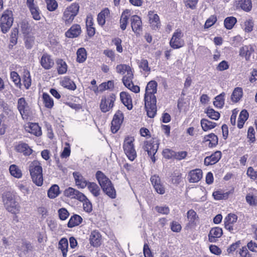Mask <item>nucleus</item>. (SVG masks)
<instances>
[{
  "label": "nucleus",
  "instance_id": "79ce46f5",
  "mask_svg": "<svg viewBox=\"0 0 257 257\" xmlns=\"http://www.w3.org/2000/svg\"><path fill=\"white\" fill-rule=\"evenodd\" d=\"M102 189L111 198H115L116 197V191L112 183H111L110 185L103 188Z\"/></svg>",
  "mask_w": 257,
  "mask_h": 257
},
{
  "label": "nucleus",
  "instance_id": "39448f33",
  "mask_svg": "<svg viewBox=\"0 0 257 257\" xmlns=\"http://www.w3.org/2000/svg\"><path fill=\"white\" fill-rule=\"evenodd\" d=\"M135 139L133 137H127L125 138L123 144V149L127 158L131 161L137 157V152L135 149Z\"/></svg>",
  "mask_w": 257,
  "mask_h": 257
},
{
  "label": "nucleus",
  "instance_id": "bf43d9fd",
  "mask_svg": "<svg viewBox=\"0 0 257 257\" xmlns=\"http://www.w3.org/2000/svg\"><path fill=\"white\" fill-rule=\"evenodd\" d=\"M54 63L51 56L45 53L43 55L41 59V64H51Z\"/></svg>",
  "mask_w": 257,
  "mask_h": 257
},
{
  "label": "nucleus",
  "instance_id": "603ef678",
  "mask_svg": "<svg viewBox=\"0 0 257 257\" xmlns=\"http://www.w3.org/2000/svg\"><path fill=\"white\" fill-rule=\"evenodd\" d=\"M24 85L26 89H29L31 85V78L30 72L28 71L24 72L23 77Z\"/></svg>",
  "mask_w": 257,
  "mask_h": 257
},
{
  "label": "nucleus",
  "instance_id": "dca6fc26",
  "mask_svg": "<svg viewBox=\"0 0 257 257\" xmlns=\"http://www.w3.org/2000/svg\"><path fill=\"white\" fill-rule=\"evenodd\" d=\"M95 177L102 189L111 184V181L100 171L96 172Z\"/></svg>",
  "mask_w": 257,
  "mask_h": 257
},
{
  "label": "nucleus",
  "instance_id": "aec40b11",
  "mask_svg": "<svg viewBox=\"0 0 257 257\" xmlns=\"http://www.w3.org/2000/svg\"><path fill=\"white\" fill-rule=\"evenodd\" d=\"M132 30L135 33H138L142 28L141 18L137 15H133L131 18Z\"/></svg>",
  "mask_w": 257,
  "mask_h": 257
},
{
  "label": "nucleus",
  "instance_id": "7ed1b4c3",
  "mask_svg": "<svg viewBox=\"0 0 257 257\" xmlns=\"http://www.w3.org/2000/svg\"><path fill=\"white\" fill-rule=\"evenodd\" d=\"M79 10V6L77 3H72L63 12L62 21L66 25H70L74 18L77 15Z\"/></svg>",
  "mask_w": 257,
  "mask_h": 257
},
{
  "label": "nucleus",
  "instance_id": "1a4fd4ad",
  "mask_svg": "<svg viewBox=\"0 0 257 257\" xmlns=\"http://www.w3.org/2000/svg\"><path fill=\"white\" fill-rule=\"evenodd\" d=\"M183 34L180 30H177L173 34L170 41L171 47L174 49H178L184 45L183 39Z\"/></svg>",
  "mask_w": 257,
  "mask_h": 257
},
{
  "label": "nucleus",
  "instance_id": "c9c22d12",
  "mask_svg": "<svg viewBox=\"0 0 257 257\" xmlns=\"http://www.w3.org/2000/svg\"><path fill=\"white\" fill-rule=\"evenodd\" d=\"M109 14V10L108 8H105L101 11L97 16V22L101 26L105 23V18Z\"/></svg>",
  "mask_w": 257,
  "mask_h": 257
},
{
  "label": "nucleus",
  "instance_id": "bb28decb",
  "mask_svg": "<svg viewBox=\"0 0 257 257\" xmlns=\"http://www.w3.org/2000/svg\"><path fill=\"white\" fill-rule=\"evenodd\" d=\"M101 235L100 233L96 231L91 232L89 240L90 244L93 246H98L101 244Z\"/></svg>",
  "mask_w": 257,
  "mask_h": 257
},
{
  "label": "nucleus",
  "instance_id": "b1692460",
  "mask_svg": "<svg viewBox=\"0 0 257 257\" xmlns=\"http://www.w3.org/2000/svg\"><path fill=\"white\" fill-rule=\"evenodd\" d=\"M81 32L80 26L78 24H74L65 33V36L70 38H76L80 34Z\"/></svg>",
  "mask_w": 257,
  "mask_h": 257
},
{
  "label": "nucleus",
  "instance_id": "e2e57ef3",
  "mask_svg": "<svg viewBox=\"0 0 257 257\" xmlns=\"http://www.w3.org/2000/svg\"><path fill=\"white\" fill-rule=\"evenodd\" d=\"M58 214L60 219L62 220H66L69 215L68 211L64 208L58 210Z\"/></svg>",
  "mask_w": 257,
  "mask_h": 257
},
{
  "label": "nucleus",
  "instance_id": "473e14b6",
  "mask_svg": "<svg viewBox=\"0 0 257 257\" xmlns=\"http://www.w3.org/2000/svg\"><path fill=\"white\" fill-rule=\"evenodd\" d=\"M129 16L130 11L128 10L124 11L121 14L120 19V27L122 30H124L126 28Z\"/></svg>",
  "mask_w": 257,
  "mask_h": 257
},
{
  "label": "nucleus",
  "instance_id": "0e129e2a",
  "mask_svg": "<svg viewBox=\"0 0 257 257\" xmlns=\"http://www.w3.org/2000/svg\"><path fill=\"white\" fill-rule=\"evenodd\" d=\"M65 147L61 154V157L63 158H66L70 155V147L68 143L65 144Z\"/></svg>",
  "mask_w": 257,
  "mask_h": 257
},
{
  "label": "nucleus",
  "instance_id": "2f4dec72",
  "mask_svg": "<svg viewBox=\"0 0 257 257\" xmlns=\"http://www.w3.org/2000/svg\"><path fill=\"white\" fill-rule=\"evenodd\" d=\"M87 188L89 191L94 197H98L100 194V189L98 185L94 182H90L88 183Z\"/></svg>",
  "mask_w": 257,
  "mask_h": 257
},
{
  "label": "nucleus",
  "instance_id": "f704fd0d",
  "mask_svg": "<svg viewBox=\"0 0 257 257\" xmlns=\"http://www.w3.org/2000/svg\"><path fill=\"white\" fill-rule=\"evenodd\" d=\"M200 123L202 130L205 132L211 130L216 126V123L212 122L205 118L202 119Z\"/></svg>",
  "mask_w": 257,
  "mask_h": 257
},
{
  "label": "nucleus",
  "instance_id": "de8ad7c7",
  "mask_svg": "<svg viewBox=\"0 0 257 257\" xmlns=\"http://www.w3.org/2000/svg\"><path fill=\"white\" fill-rule=\"evenodd\" d=\"M236 21V18L233 17H227L224 20V26L227 29L230 30L232 28Z\"/></svg>",
  "mask_w": 257,
  "mask_h": 257
},
{
  "label": "nucleus",
  "instance_id": "2eb2a0df",
  "mask_svg": "<svg viewBox=\"0 0 257 257\" xmlns=\"http://www.w3.org/2000/svg\"><path fill=\"white\" fill-rule=\"evenodd\" d=\"M73 176L75 181L76 185L79 188H85L89 183V182L87 181L85 178L79 172H73Z\"/></svg>",
  "mask_w": 257,
  "mask_h": 257
},
{
  "label": "nucleus",
  "instance_id": "09e8293b",
  "mask_svg": "<svg viewBox=\"0 0 257 257\" xmlns=\"http://www.w3.org/2000/svg\"><path fill=\"white\" fill-rule=\"evenodd\" d=\"M205 113L212 119L218 120L220 117V113L213 108H208L205 111Z\"/></svg>",
  "mask_w": 257,
  "mask_h": 257
},
{
  "label": "nucleus",
  "instance_id": "338daca9",
  "mask_svg": "<svg viewBox=\"0 0 257 257\" xmlns=\"http://www.w3.org/2000/svg\"><path fill=\"white\" fill-rule=\"evenodd\" d=\"M254 130L252 127H249L247 131V138L251 143H253L255 141Z\"/></svg>",
  "mask_w": 257,
  "mask_h": 257
},
{
  "label": "nucleus",
  "instance_id": "f03ea898",
  "mask_svg": "<svg viewBox=\"0 0 257 257\" xmlns=\"http://www.w3.org/2000/svg\"><path fill=\"white\" fill-rule=\"evenodd\" d=\"M29 170L33 182L38 186H41L43 183V177L41 163L37 160L30 162Z\"/></svg>",
  "mask_w": 257,
  "mask_h": 257
},
{
  "label": "nucleus",
  "instance_id": "a18cd8bd",
  "mask_svg": "<svg viewBox=\"0 0 257 257\" xmlns=\"http://www.w3.org/2000/svg\"><path fill=\"white\" fill-rule=\"evenodd\" d=\"M133 78V72H131L130 71L128 72V75H124L122 78V82L124 85L127 88H130L133 84L132 82Z\"/></svg>",
  "mask_w": 257,
  "mask_h": 257
},
{
  "label": "nucleus",
  "instance_id": "c756f323",
  "mask_svg": "<svg viewBox=\"0 0 257 257\" xmlns=\"http://www.w3.org/2000/svg\"><path fill=\"white\" fill-rule=\"evenodd\" d=\"M10 174L17 179H20L22 177L23 173L20 168L16 165L13 164L9 167Z\"/></svg>",
  "mask_w": 257,
  "mask_h": 257
},
{
  "label": "nucleus",
  "instance_id": "6e6d98bb",
  "mask_svg": "<svg viewBox=\"0 0 257 257\" xmlns=\"http://www.w3.org/2000/svg\"><path fill=\"white\" fill-rule=\"evenodd\" d=\"M228 193H222L220 191H216L213 193V196L215 200L225 199L228 198Z\"/></svg>",
  "mask_w": 257,
  "mask_h": 257
},
{
  "label": "nucleus",
  "instance_id": "412c9836",
  "mask_svg": "<svg viewBox=\"0 0 257 257\" xmlns=\"http://www.w3.org/2000/svg\"><path fill=\"white\" fill-rule=\"evenodd\" d=\"M202 177V171L201 169H196L190 171L188 175V179L191 183L199 182Z\"/></svg>",
  "mask_w": 257,
  "mask_h": 257
},
{
  "label": "nucleus",
  "instance_id": "f3484780",
  "mask_svg": "<svg viewBox=\"0 0 257 257\" xmlns=\"http://www.w3.org/2000/svg\"><path fill=\"white\" fill-rule=\"evenodd\" d=\"M237 219V216L234 214L230 213L225 217L224 220V227L229 231L233 230V225Z\"/></svg>",
  "mask_w": 257,
  "mask_h": 257
},
{
  "label": "nucleus",
  "instance_id": "774afa93",
  "mask_svg": "<svg viewBox=\"0 0 257 257\" xmlns=\"http://www.w3.org/2000/svg\"><path fill=\"white\" fill-rule=\"evenodd\" d=\"M247 175L251 179H257V171L254 170L252 167H249L247 170Z\"/></svg>",
  "mask_w": 257,
  "mask_h": 257
},
{
  "label": "nucleus",
  "instance_id": "ddd939ff",
  "mask_svg": "<svg viewBox=\"0 0 257 257\" xmlns=\"http://www.w3.org/2000/svg\"><path fill=\"white\" fill-rule=\"evenodd\" d=\"M83 194V193L72 187H68L64 191L65 196L71 199H75L78 200L83 198L82 196Z\"/></svg>",
  "mask_w": 257,
  "mask_h": 257
},
{
  "label": "nucleus",
  "instance_id": "ea45409f",
  "mask_svg": "<svg viewBox=\"0 0 257 257\" xmlns=\"http://www.w3.org/2000/svg\"><path fill=\"white\" fill-rule=\"evenodd\" d=\"M59 194V187L57 185H52L48 191V196L51 199L56 198Z\"/></svg>",
  "mask_w": 257,
  "mask_h": 257
},
{
  "label": "nucleus",
  "instance_id": "4c0bfd02",
  "mask_svg": "<svg viewBox=\"0 0 257 257\" xmlns=\"http://www.w3.org/2000/svg\"><path fill=\"white\" fill-rule=\"evenodd\" d=\"M68 246V240L65 238H62L60 239L58 244V247L61 249L63 257H66L67 248Z\"/></svg>",
  "mask_w": 257,
  "mask_h": 257
},
{
  "label": "nucleus",
  "instance_id": "f8f14e48",
  "mask_svg": "<svg viewBox=\"0 0 257 257\" xmlns=\"http://www.w3.org/2000/svg\"><path fill=\"white\" fill-rule=\"evenodd\" d=\"M151 181L156 191L160 194H163L165 193V188L161 183L160 179L158 176L154 175L151 178Z\"/></svg>",
  "mask_w": 257,
  "mask_h": 257
},
{
  "label": "nucleus",
  "instance_id": "72a5a7b5",
  "mask_svg": "<svg viewBox=\"0 0 257 257\" xmlns=\"http://www.w3.org/2000/svg\"><path fill=\"white\" fill-rule=\"evenodd\" d=\"M83 198L79 199V201L83 203V208L87 213H90L92 211V205L90 201L83 194Z\"/></svg>",
  "mask_w": 257,
  "mask_h": 257
},
{
  "label": "nucleus",
  "instance_id": "a19ab883",
  "mask_svg": "<svg viewBox=\"0 0 257 257\" xmlns=\"http://www.w3.org/2000/svg\"><path fill=\"white\" fill-rule=\"evenodd\" d=\"M42 99L45 106L48 108H51L54 105V101L51 96L47 93L43 94Z\"/></svg>",
  "mask_w": 257,
  "mask_h": 257
},
{
  "label": "nucleus",
  "instance_id": "423d86ee",
  "mask_svg": "<svg viewBox=\"0 0 257 257\" xmlns=\"http://www.w3.org/2000/svg\"><path fill=\"white\" fill-rule=\"evenodd\" d=\"M13 21L12 12L9 10L4 11L0 20V26L3 33L6 34L9 31L13 25Z\"/></svg>",
  "mask_w": 257,
  "mask_h": 257
},
{
  "label": "nucleus",
  "instance_id": "20e7f679",
  "mask_svg": "<svg viewBox=\"0 0 257 257\" xmlns=\"http://www.w3.org/2000/svg\"><path fill=\"white\" fill-rule=\"evenodd\" d=\"M3 198L5 206L9 212L13 214L19 213L20 209L19 204L11 193L6 194Z\"/></svg>",
  "mask_w": 257,
  "mask_h": 257
},
{
  "label": "nucleus",
  "instance_id": "13d9d810",
  "mask_svg": "<svg viewBox=\"0 0 257 257\" xmlns=\"http://www.w3.org/2000/svg\"><path fill=\"white\" fill-rule=\"evenodd\" d=\"M246 202L251 206H255L257 204V196L251 194H248L245 197Z\"/></svg>",
  "mask_w": 257,
  "mask_h": 257
},
{
  "label": "nucleus",
  "instance_id": "58836bf2",
  "mask_svg": "<svg viewBox=\"0 0 257 257\" xmlns=\"http://www.w3.org/2000/svg\"><path fill=\"white\" fill-rule=\"evenodd\" d=\"M242 95V89L241 87H236L231 95V100L234 102H237L241 99Z\"/></svg>",
  "mask_w": 257,
  "mask_h": 257
},
{
  "label": "nucleus",
  "instance_id": "37998d69",
  "mask_svg": "<svg viewBox=\"0 0 257 257\" xmlns=\"http://www.w3.org/2000/svg\"><path fill=\"white\" fill-rule=\"evenodd\" d=\"M29 132L36 136H40L42 134L41 128L37 123H31L29 126Z\"/></svg>",
  "mask_w": 257,
  "mask_h": 257
},
{
  "label": "nucleus",
  "instance_id": "cd10ccee",
  "mask_svg": "<svg viewBox=\"0 0 257 257\" xmlns=\"http://www.w3.org/2000/svg\"><path fill=\"white\" fill-rule=\"evenodd\" d=\"M60 84L62 86L69 90H74L76 88L74 82L68 77H64L62 78L60 81Z\"/></svg>",
  "mask_w": 257,
  "mask_h": 257
},
{
  "label": "nucleus",
  "instance_id": "3c124183",
  "mask_svg": "<svg viewBox=\"0 0 257 257\" xmlns=\"http://www.w3.org/2000/svg\"><path fill=\"white\" fill-rule=\"evenodd\" d=\"M77 60L79 63H83L86 58V52L84 48H79L77 52Z\"/></svg>",
  "mask_w": 257,
  "mask_h": 257
},
{
  "label": "nucleus",
  "instance_id": "a211bd4d",
  "mask_svg": "<svg viewBox=\"0 0 257 257\" xmlns=\"http://www.w3.org/2000/svg\"><path fill=\"white\" fill-rule=\"evenodd\" d=\"M149 23L151 27L154 30H157L161 26V22L159 16L152 11L148 13Z\"/></svg>",
  "mask_w": 257,
  "mask_h": 257
},
{
  "label": "nucleus",
  "instance_id": "c03bdc74",
  "mask_svg": "<svg viewBox=\"0 0 257 257\" xmlns=\"http://www.w3.org/2000/svg\"><path fill=\"white\" fill-rule=\"evenodd\" d=\"M116 69L118 73L124 76L128 75L130 71L133 72L130 65H117Z\"/></svg>",
  "mask_w": 257,
  "mask_h": 257
},
{
  "label": "nucleus",
  "instance_id": "f257e3e1",
  "mask_svg": "<svg viewBox=\"0 0 257 257\" xmlns=\"http://www.w3.org/2000/svg\"><path fill=\"white\" fill-rule=\"evenodd\" d=\"M157 83L155 81H150L146 88L145 105L148 116L153 118L156 114V98L155 94L157 92Z\"/></svg>",
  "mask_w": 257,
  "mask_h": 257
},
{
  "label": "nucleus",
  "instance_id": "6e6552de",
  "mask_svg": "<svg viewBox=\"0 0 257 257\" xmlns=\"http://www.w3.org/2000/svg\"><path fill=\"white\" fill-rule=\"evenodd\" d=\"M116 99V96L113 93H111L102 97L100 104V108L103 112L109 111L113 107V103Z\"/></svg>",
  "mask_w": 257,
  "mask_h": 257
},
{
  "label": "nucleus",
  "instance_id": "6ab92c4d",
  "mask_svg": "<svg viewBox=\"0 0 257 257\" xmlns=\"http://www.w3.org/2000/svg\"><path fill=\"white\" fill-rule=\"evenodd\" d=\"M17 152L22 153L24 156H30L33 152V150L29 145L25 143L20 142L15 147Z\"/></svg>",
  "mask_w": 257,
  "mask_h": 257
},
{
  "label": "nucleus",
  "instance_id": "052dcab7",
  "mask_svg": "<svg viewBox=\"0 0 257 257\" xmlns=\"http://www.w3.org/2000/svg\"><path fill=\"white\" fill-rule=\"evenodd\" d=\"M163 155L167 159H172L175 155V152L169 149H165L163 151Z\"/></svg>",
  "mask_w": 257,
  "mask_h": 257
},
{
  "label": "nucleus",
  "instance_id": "5701e85b",
  "mask_svg": "<svg viewBox=\"0 0 257 257\" xmlns=\"http://www.w3.org/2000/svg\"><path fill=\"white\" fill-rule=\"evenodd\" d=\"M221 157V153L220 151H216L210 156L206 157L204 159V164L206 166L215 164L219 161Z\"/></svg>",
  "mask_w": 257,
  "mask_h": 257
},
{
  "label": "nucleus",
  "instance_id": "9b49d317",
  "mask_svg": "<svg viewBox=\"0 0 257 257\" xmlns=\"http://www.w3.org/2000/svg\"><path fill=\"white\" fill-rule=\"evenodd\" d=\"M123 120V114L120 110H117L113 116L111 121V130L113 133H116L119 129Z\"/></svg>",
  "mask_w": 257,
  "mask_h": 257
},
{
  "label": "nucleus",
  "instance_id": "0eeeda50",
  "mask_svg": "<svg viewBox=\"0 0 257 257\" xmlns=\"http://www.w3.org/2000/svg\"><path fill=\"white\" fill-rule=\"evenodd\" d=\"M159 148V142L158 140L153 139L149 141H146L144 143V149L147 152L149 156L152 161L155 163L156 158L155 155L157 153Z\"/></svg>",
  "mask_w": 257,
  "mask_h": 257
},
{
  "label": "nucleus",
  "instance_id": "a878e982",
  "mask_svg": "<svg viewBox=\"0 0 257 257\" xmlns=\"http://www.w3.org/2000/svg\"><path fill=\"white\" fill-rule=\"evenodd\" d=\"M253 51L254 49L252 46L250 45H245L240 48L239 55L245 57L246 60H248Z\"/></svg>",
  "mask_w": 257,
  "mask_h": 257
},
{
  "label": "nucleus",
  "instance_id": "864d4df0",
  "mask_svg": "<svg viewBox=\"0 0 257 257\" xmlns=\"http://www.w3.org/2000/svg\"><path fill=\"white\" fill-rule=\"evenodd\" d=\"M253 27V22L251 19L246 20L244 22L243 30L245 32L249 33L252 31Z\"/></svg>",
  "mask_w": 257,
  "mask_h": 257
},
{
  "label": "nucleus",
  "instance_id": "4d7b16f0",
  "mask_svg": "<svg viewBox=\"0 0 257 257\" xmlns=\"http://www.w3.org/2000/svg\"><path fill=\"white\" fill-rule=\"evenodd\" d=\"M47 8L51 12L54 11L58 7V4L55 0H46Z\"/></svg>",
  "mask_w": 257,
  "mask_h": 257
},
{
  "label": "nucleus",
  "instance_id": "c85d7f7f",
  "mask_svg": "<svg viewBox=\"0 0 257 257\" xmlns=\"http://www.w3.org/2000/svg\"><path fill=\"white\" fill-rule=\"evenodd\" d=\"M204 143L208 142V145L209 147H215L218 143V138L214 134H210L205 136L203 138Z\"/></svg>",
  "mask_w": 257,
  "mask_h": 257
},
{
  "label": "nucleus",
  "instance_id": "69168bd1",
  "mask_svg": "<svg viewBox=\"0 0 257 257\" xmlns=\"http://www.w3.org/2000/svg\"><path fill=\"white\" fill-rule=\"evenodd\" d=\"M155 209L158 212L163 214H168L170 212L169 207L166 206H156Z\"/></svg>",
  "mask_w": 257,
  "mask_h": 257
},
{
  "label": "nucleus",
  "instance_id": "393cba45",
  "mask_svg": "<svg viewBox=\"0 0 257 257\" xmlns=\"http://www.w3.org/2000/svg\"><path fill=\"white\" fill-rule=\"evenodd\" d=\"M120 98L122 103L128 110L133 108L132 100L131 95L126 92H121L120 93Z\"/></svg>",
  "mask_w": 257,
  "mask_h": 257
},
{
  "label": "nucleus",
  "instance_id": "8fccbe9b",
  "mask_svg": "<svg viewBox=\"0 0 257 257\" xmlns=\"http://www.w3.org/2000/svg\"><path fill=\"white\" fill-rule=\"evenodd\" d=\"M224 93H222L215 97L213 104L216 107L221 108L223 106L224 104Z\"/></svg>",
  "mask_w": 257,
  "mask_h": 257
},
{
  "label": "nucleus",
  "instance_id": "4be33fe9",
  "mask_svg": "<svg viewBox=\"0 0 257 257\" xmlns=\"http://www.w3.org/2000/svg\"><path fill=\"white\" fill-rule=\"evenodd\" d=\"M223 232L221 228L215 227L211 228L208 234V239L211 242H215L218 238L222 235Z\"/></svg>",
  "mask_w": 257,
  "mask_h": 257
},
{
  "label": "nucleus",
  "instance_id": "5fc2aeb1",
  "mask_svg": "<svg viewBox=\"0 0 257 257\" xmlns=\"http://www.w3.org/2000/svg\"><path fill=\"white\" fill-rule=\"evenodd\" d=\"M197 218L196 213L192 209L189 210L187 212V218L190 224H194Z\"/></svg>",
  "mask_w": 257,
  "mask_h": 257
},
{
  "label": "nucleus",
  "instance_id": "7c9ffc66",
  "mask_svg": "<svg viewBox=\"0 0 257 257\" xmlns=\"http://www.w3.org/2000/svg\"><path fill=\"white\" fill-rule=\"evenodd\" d=\"M82 221V217L77 214H74L72 216L67 224V226L69 228L79 225Z\"/></svg>",
  "mask_w": 257,
  "mask_h": 257
},
{
  "label": "nucleus",
  "instance_id": "49530a36",
  "mask_svg": "<svg viewBox=\"0 0 257 257\" xmlns=\"http://www.w3.org/2000/svg\"><path fill=\"white\" fill-rule=\"evenodd\" d=\"M33 18L37 21L40 20L41 18V12L39 7L36 6L29 8Z\"/></svg>",
  "mask_w": 257,
  "mask_h": 257
},
{
  "label": "nucleus",
  "instance_id": "680f3d73",
  "mask_svg": "<svg viewBox=\"0 0 257 257\" xmlns=\"http://www.w3.org/2000/svg\"><path fill=\"white\" fill-rule=\"evenodd\" d=\"M11 78L17 86H20L21 79L17 72L15 71L12 72L11 73Z\"/></svg>",
  "mask_w": 257,
  "mask_h": 257
},
{
  "label": "nucleus",
  "instance_id": "e433bc0d",
  "mask_svg": "<svg viewBox=\"0 0 257 257\" xmlns=\"http://www.w3.org/2000/svg\"><path fill=\"white\" fill-rule=\"evenodd\" d=\"M248 117V113L246 110H242L239 115L238 122H237V127L239 128H241L243 124H244L245 121L247 119Z\"/></svg>",
  "mask_w": 257,
  "mask_h": 257
},
{
  "label": "nucleus",
  "instance_id": "9d476101",
  "mask_svg": "<svg viewBox=\"0 0 257 257\" xmlns=\"http://www.w3.org/2000/svg\"><path fill=\"white\" fill-rule=\"evenodd\" d=\"M17 108L23 119H27L29 115L30 107L24 97L18 99L17 102Z\"/></svg>",
  "mask_w": 257,
  "mask_h": 257
},
{
  "label": "nucleus",
  "instance_id": "4468645a",
  "mask_svg": "<svg viewBox=\"0 0 257 257\" xmlns=\"http://www.w3.org/2000/svg\"><path fill=\"white\" fill-rule=\"evenodd\" d=\"M234 6L236 9H241L246 12H249L252 9L251 0H234Z\"/></svg>",
  "mask_w": 257,
  "mask_h": 257
}]
</instances>
